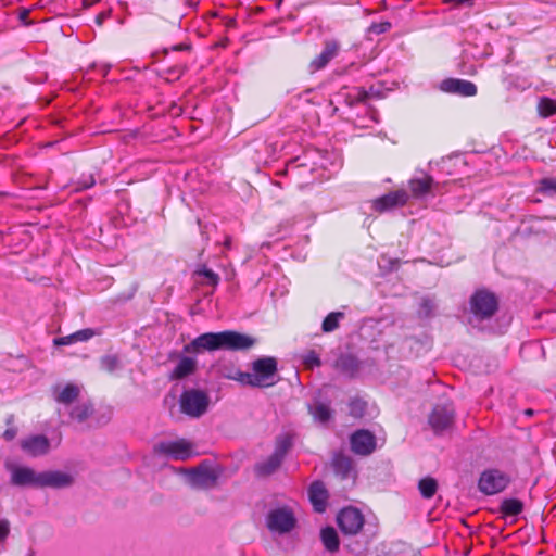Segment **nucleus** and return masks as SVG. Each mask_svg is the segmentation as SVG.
Segmentation results:
<instances>
[{"label": "nucleus", "mask_w": 556, "mask_h": 556, "mask_svg": "<svg viewBox=\"0 0 556 556\" xmlns=\"http://www.w3.org/2000/svg\"><path fill=\"white\" fill-rule=\"evenodd\" d=\"M257 339L236 330H224L219 332H205L198 336L190 344L185 346V352L200 351H249L255 346Z\"/></svg>", "instance_id": "1"}, {"label": "nucleus", "mask_w": 556, "mask_h": 556, "mask_svg": "<svg viewBox=\"0 0 556 556\" xmlns=\"http://www.w3.org/2000/svg\"><path fill=\"white\" fill-rule=\"evenodd\" d=\"M253 372H247L245 386L255 388H268L276 383L278 371L275 357L265 356L255 359L252 363Z\"/></svg>", "instance_id": "2"}, {"label": "nucleus", "mask_w": 556, "mask_h": 556, "mask_svg": "<svg viewBox=\"0 0 556 556\" xmlns=\"http://www.w3.org/2000/svg\"><path fill=\"white\" fill-rule=\"evenodd\" d=\"M291 445L292 441L288 434L278 435L273 454L266 460L255 465V473L258 477H267L274 473L281 466Z\"/></svg>", "instance_id": "3"}, {"label": "nucleus", "mask_w": 556, "mask_h": 556, "mask_svg": "<svg viewBox=\"0 0 556 556\" xmlns=\"http://www.w3.org/2000/svg\"><path fill=\"white\" fill-rule=\"evenodd\" d=\"M471 313L479 319H489L495 315L498 309L497 296L486 290H477L470 298L469 301Z\"/></svg>", "instance_id": "4"}, {"label": "nucleus", "mask_w": 556, "mask_h": 556, "mask_svg": "<svg viewBox=\"0 0 556 556\" xmlns=\"http://www.w3.org/2000/svg\"><path fill=\"white\" fill-rule=\"evenodd\" d=\"M296 526L295 515L289 506L273 508L266 516V527L273 533L286 534Z\"/></svg>", "instance_id": "5"}, {"label": "nucleus", "mask_w": 556, "mask_h": 556, "mask_svg": "<svg viewBox=\"0 0 556 556\" xmlns=\"http://www.w3.org/2000/svg\"><path fill=\"white\" fill-rule=\"evenodd\" d=\"M179 404L184 414L198 418L207 410L210 399L205 392L191 389L182 392Z\"/></svg>", "instance_id": "6"}, {"label": "nucleus", "mask_w": 556, "mask_h": 556, "mask_svg": "<svg viewBox=\"0 0 556 556\" xmlns=\"http://www.w3.org/2000/svg\"><path fill=\"white\" fill-rule=\"evenodd\" d=\"M509 482L510 478L505 472L498 469H488L481 473L478 488L483 494L493 495L505 490Z\"/></svg>", "instance_id": "7"}, {"label": "nucleus", "mask_w": 556, "mask_h": 556, "mask_svg": "<svg viewBox=\"0 0 556 556\" xmlns=\"http://www.w3.org/2000/svg\"><path fill=\"white\" fill-rule=\"evenodd\" d=\"M408 200L409 193L405 189H396L374 199L371 201V208L376 213L382 214L405 206Z\"/></svg>", "instance_id": "8"}, {"label": "nucleus", "mask_w": 556, "mask_h": 556, "mask_svg": "<svg viewBox=\"0 0 556 556\" xmlns=\"http://www.w3.org/2000/svg\"><path fill=\"white\" fill-rule=\"evenodd\" d=\"M340 530L348 535L357 534L364 527V516L355 507H345L341 509L337 517Z\"/></svg>", "instance_id": "9"}, {"label": "nucleus", "mask_w": 556, "mask_h": 556, "mask_svg": "<svg viewBox=\"0 0 556 556\" xmlns=\"http://www.w3.org/2000/svg\"><path fill=\"white\" fill-rule=\"evenodd\" d=\"M341 45L334 39L324 41L323 50L308 63V72L316 73L324 70L340 52Z\"/></svg>", "instance_id": "10"}, {"label": "nucleus", "mask_w": 556, "mask_h": 556, "mask_svg": "<svg viewBox=\"0 0 556 556\" xmlns=\"http://www.w3.org/2000/svg\"><path fill=\"white\" fill-rule=\"evenodd\" d=\"M192 445L185 439L170 442H160L154 446L157 454L169 456L174 459L186 460L192 455Z\"/></svg>", "instance_id": "11"}, {"label": "nucleus", "mask_w": 556, "mask_h": 556, "mask_svg": "<svg viewBox=\"0 0 556 556\" xmlns=\"http://www.w3.org/2000/svg\"><path fill=\"white\" fill-rule=\"evenodd\" d=\"M350 444L354 454L368 456L376 450L377 441L372 432L361 429L351 434Z\"/></svg>", "instance_id": "12"}, {"label": "nucleus", "mask_w": 556, "mask_h": 556, "mask_svg": "<svg viewBox=\"0 0 556 556\" xmlns=\"http://www.w3.org/2000/svg\"><path fill=\"white\" fill-rule=\"evenodd\" d=\"M10 482L16 486H41V472H36L27 466H12L10 468Z\"/></svg>", "instance_id": "13"}, {"label": "nucleus", "mask_w": 556, "mask_h": 556, "mask_svg": "<svg viewBox=\"0 0 556 556\" xmlns=\"http://www.w3.org/2000/svg\"><path fill=\"white\" fill-rule=\"evenodd\" d=\"M454 420V408L451 404L435 405L429 416V424L435 433L448 429Z\"/></svg>", "instance_id": "14"}, {"label": "nucleus", "mask_w": 556, "mask_h": 556, "mask_svg": "<svg viewBox=\"0 0 556 556\" xmlns=\"http://www.w3.org/2000/svg\"><path fill=\"white\" fill-rule=\"evenodd\" d=\"M440 89L444 92L462 97H473L478 92V88L472 81L459 78H446L442 80Z\"/></svg>", "instance_id": "15"}, {"label": "nucleus", "mask_w": 556, "mask_h": 556, "mask_svg": "<svg viewBox=\"0 0 556 556\" xmlns=\"http://www.w3.org/2000/svg\"><path fill=\"white\" fill-rule=\"evenodd\" d=\"M74 483V478L67 472L60 470H49L41 472V489L53 488L62 489L67 488Z\"/></svg>", "instance_id": "16"}, {"label": "nucleus", "mask_w": 556, "mask_h": 556, "mask_svg": "<svg viewBox=\"0 0 556 556\" xmlns=\"http://www.w3.org/2000/svg\"><path fill=\"white\" fill-rule=\"evenodd\" d=\"M308 497L316 513H324L327 508L329 493L323 481H314L308 489Z\"/></svg>", "instance_id": "17"}, {"label": "nucleus", "mask_w": 556, "mask_h": 556, "mask_svg": "<svg viewBox=\"0 0 556 556\" xmlns=\"http://www.w3.org/2000/svg\"><path fill=\"white\" fill-rule=\"evenodd\" d=\"M21 447L30 456H41L49 452L50 441L43 434L31 435L21 442Z\"/></svg>", "instance_id": "18"}, {"label": "nucleus", "mask_w": 556, "mask_h": 556, "mask_svg": "<svg viewBox=\"0 0 556 556\" xmlns=\"http://www.w3.org/2000/svg\"><path fill=\"white\" fill-rule=\"evenodd\" d=\"M433 184L434 180L430 175H424L422 177L409 179L408 188L413 198L420 199L430 193Z\"/></svg>", "instance_id": "19"}, {"label": "nucleus", "mask_w": 556, "mask_h": 556, "mask_svg": "<svg viewBox=\"0 0 556 556\" xmlns=\"http://www.w3.org/2000/svg\"><path fill=\"white\" fill-rule=\"evenodd\" d=\"M195 369V359L188 356H184L179 359L178 364L176 365V367L173 369L168 377L170 380H180L193 374Z\"/></svg>", "instance_id": "20"}, {"label": "nucleus", "mask_w": 556, "mask_h": 556, "mask_svg": "<svg viewBox=\"0 0 556 556\" xmlns=\"http://www.w3.org/2000/svg\"><path fill=\"white\" fill-rule=\"evenodd\" d=\"M217 372L223 378L245 384L247 372L241 371L235 364L230 362L219 363L217 365Z\"/></svg>", "instance_id": "21"}, {"label": "nucleus", "mask_w": 556, "mask_h": 556, "mask_svg": "<svg viewBox=\"0 0 556 556\" xmlns=\"http://www.w3.org/2000/svg\"><path fill=\"white\" fill-rule=\"evenodd\" d=\"M332 467L337 475L342 479H346L353 471V460L344 454H337L332 458Z\"/></svg>", "instance_id": "22"}, {"label": "nucleus", "mask_w": 556, "mask_h": 556, "mask_svg": "<svg viewBox=\"0 0 556 556\" xmlns=\"http://www.w3.org/2000/svg\"><path fill=\"white\" fill-rule=\"evenodd\" d=\"M320 539L328 552H337L339 549L340 541L334 528L326 527L321 529Z\"/></svg>", "instance_id": "23"}, {"label": "nucleus", "mask_w": 556, "mask_h": 556, "mask_svg": "<svg viewBox=\"0 0 556 556\" xmlns=\"http://www.w3.org/2000/svg\"><path fill=\"white\" fill-rule=\"evenodd\" d=\"M80 394V390L76 384L67 383L62 391L55 395V401L60 404L70 405L75 402Z\"/></svg>", "instance_id": "24"}, {"label": "nucleus", "mask_w": 556, "mask_h": 556, "mask_svg": "<svg viewBox=\"0 0 556 556\" xmlns=\"http://www.w3.org/2000/svg\"><path fill=\"white\" fill-rule=\"evenodd\" d=\"M217 476L213 470L207 468L198 469L194 471L193 482L203 488H211L215 485Z\"/></svg>", "instance_id": "25"}, {"label": "nucleus", "mask_w": 556, "mask_h": 556, "mask_svg": "<svg viewBox=\"0 0 556 556\" xmlns=\"http://www.w3.org/2000/svg\"><path fill=\"white\" fill-rule=\"evenodd\" d=\"M523 509V504L517 498H505L500 507V511L505 517H513L519 515Z\"/></svg>", "instance_id": "26"}, {"label": "nucleus", "mask_w": 556, "mask_h": 556, "mask_svg": "<svg viewBox=\"0 0 556 556\" xmlns=\"http://www.w3.org/2000/svg\"><path fill=\"white\" fill-rule=\"evenodd\" d=\"M418 490L424 498H432L437 493L438 482L432 477H425L419 480Z\"/></svg>", "instance_id": "27"}, {"label": "nucleus", "mask_w": 556, "mask_h": 556, "mask_svg": "<svg viewBox=\"0 0 556 556\" xmlns=\"http://www.w3.org/2000/svg\"><path fill=\"white\" fill-rule=\"evenodd\" d=\"M536 108L541 117L547 118L556 114V101L547 97L541 98Z\"/></svg>", "instance_id": "28"}, {"label": "nucleus", "mask_w": 556, "mask_h": 556, "mask_svg": "<svg viewBox=\"0 0 556 556\" xmlns=\"http://www.w3.org/2000/svg\"><path fill=\"white\" fill-rule=\"evenodd\" d=\"M194 275L204 277L206 280L205 283L214 288L217 287L220 280L219 275L210 269L206 265H199L194 270Z\"/></svg>", "instance_id": "29"}, {"label": "nucleus", "mask_w": 556, "mask_h": 556, "mask_svg": "<svg viewBox=\"0 0 556 556\" xmlns=\"http://www.w3.org/2000/svg\"><path fill=\"white\" fill-rule=\"evenodd\" d=\"M92 412V406L89 404L77 405L71 410V418L83 422L91 416Z\"/></svg>", "instance_id": "30"}, {"label": "nucleus", "mask_w": 556, "mask_h": 556, "mask_svg": "<svg viewBox=\"0 0 556 556\" xmlns=\"http://www.w3.org/2000/svg\"><path fill=\"white\" fill-rule=\"evenodd\" d=\"M100 367L102 370L112 374L119 367V358L117 355L109 354L100 358Z\"/></svg>", "instance_id": "31"}, {"label": "nucleus", "mask_w": 556, "mask_h": 556, "mask_svg": "<svg viewBox=\"0 0 556 556\" xmlns=\"http://www.w3.org/2000/svg\"><path fill=\"white\" fill-rule=\"evenodd\" d=\"M343 317V314L342 313H330L328 314L324 321H323V325H321V328H323V331L324 332H331L333 330H336L338 327H339V319Z\"/></svg>", "instance_id": "32"}, {"label": "nucleus", "mask_w": 556, "mask_h": 556, "mask_svg": "<svg viewBox=\"0 0 556 556\" xmlns=\"http://www.w3.org/2000/svg\"><path fill=\"white\" fill-rule=\"evenodd\" d=\"M350 415L354 418H362L365 415L367 403L362 399H353L349 404Z\"/></svg>", "instance_id": "33"}, {"label": "nucleus", "mask_w": 556, "mask_h": 556, "mask_svg": "<svg viewBox=\"0 0 556 556\" xmlns=\"http://www.w3.org/2000/svg\"><path fill=\"white\" fill-rule=\"evenodd\" d=\"M312 415L314 419L327 422L331 418L332 412L327 405L319 403L314 407Z\"/></svg>", "instance_id": "34"}, {"label": "nucleus", "mask_w": 556, "mask_h": 556, "mask_svg": "<svg viewBox=\"0 0 556 556\" xmlns=\"http://www.w3.org/2000/svg\"><path fill=\"white\" fill-rule=\"evenodd\" d=\"M391 27H392V25L388 21L372 23L367 28V33L368 34H374V35L378 36V35H381V34H384V33L389 31L391 29Z\"/></svg>", "instance_id": "35"}, {"label": "nucleus", "mask_w": 556, "mask_h": 556, "mask_svg": "<svg viewBox=\"0 0 556 556\" xmlns=\"http://www.w3.org/2000/svg\"><path fill=\"white\" fill-rule=\"evenodd\" d=\"M8 428L3 432V438L7 441H12L17 434V428L14 426V415H9L5 419Z\"/></svg>", "instance_id": "36"}, {"label": "nucleus", "mask_w": 556, "mask_h": 556, "mask_svg": "<svg viewBox=\"0 0 556 556\" xmlns=\"http://www.w3.org/2000/svg\"><path fill=\"white\" fill-rule=\"evenodd\" d=\"M303 363L306 367L313 368V367H319L321 365V361L319 358V355L311 350L303 356Z\"/></svg>", "instance_id": "37"}, {"label": "nucleus", "mask_w": 556, "mask_h": 556, "mask_svg": "<svg viewBox=\"0 0 556 556\" xmlns=\"http://www.w3.org/2000/svg\"><path fill=\"white\" fill-rule=\"evenodd\" d=\"M96 332L93 329H90V328H86V329H81V330H78L76 332H74V339H75V342H84V341H88L90 340L92 337H94Z\"/></svg>", "instance_id": "38"}, {"label": "nucleus", "mask_w": 556, "mask_h": 556, "mask_svg": "<svg viewBox=\"0 0 556 556\" xmlns=\"http://www.w3.org/2000/svg\"><path fill=\"white\" fill-rule=\"evenodd\" d=\"M338 365L342 368V370L344 371H348V370H351V371H354L357 366L355 364V359L353 357H350V356H346V357H342Z\"/></svg>", "instance_id": "39"}, {"label": "nucleus", "mask_w": 556, "mask_h": 556, "mask_svg": "<svg viewBox=\"0 0 556 556\" xmlns=\"http://www.w3.org/2000/svg\"><path fill=\"white\" fill-rule=\"evenodd\" d=\"M541 190L544 192L556 193V179H543L541 181Z\"/></svg>", "instance_id": "40"}, {"label": "nucleus", "mask_w": 556, "mask_h": 556, "mask_svg": "<svg viewBox=\"0 0 556 556\" xmlns=\"http://www.w3.org/2000/svg\"><path fill=\"white\" fill-rule=\"evenodd\" d=\"M10 533V522L8 519L0 520V542H4Z\"/></svg>", "instance_id": "41"}, {"label": "nucleus", "mask_w": 556, "mask_h": 556, "mask_svg": "<svg viewBox=\"0 0 556 556\" xmlns=\"http://www.w3.org/2000/svg\"><path fill=\"white\" fill-rule=\"evenodd\" d=\"M442 1L446 4H452L455 8H459V7H464V5L472 7L473 2H475V0H442Z\"/></svg>", "instance_id": "42"}, {"label": "nucleus", "mask_w": 556, "mask_h": 556, "mask_svg": "<svg viewBox=\"0 0 556 556\" xmlns=\"http://www.w3.org/2000/svg\"><path fill=\"white\" fill-rule=\"evenodd\" d=\"M53 342H54L55 345H68V344H72V343L75 342L74 333H72L70 336H65V337L55 338Z\"/></svg>", "instance_id": "43"}, {"label": "nucleus", "mask_w": 556, "mask_h": 556, "mask_svg": "<svg viewBox=\"0 0 556 556\" xmlns=\"http://www.w3.org/2000/svg\"><path fill=\"white\" fill-rule=\"evenodd\" d=\"M370 94L371 90H366L365 88L361 87L357 89L356 100L358 102H366L370 98Z\"/></svg>", "instance_id": "44"}, {"label": "nucleus", "mask_w": 556, "mask_h": 556, "mask_svg": "<svg viewBox=\"0 0 556 556\" xmlns=\"http://www.w3.org/2000/svg\"><path fill=\"white\" fill-rule=\"evenodd\" d=\"M109 16H110V12H105V11L100 12V13L96 16L94 22H96V24H97L98 26H102V25H103V23H104V21H105L106 18H109Z\"/></svg>", "instance_id": "45"}, {"label": "nucleus", "mask_w": 556, "mask_h": 556, "mask_svg": "<svg viewBox=\"0 0 556 556\" xmlns=\"http://www.w3.org/2000/svg\"><path fill=\"white\" fill-rule=\"evenodd\" d=\"M170 49L173 51H186V50H190L191 46L188 43H178V45L173 46Z\"/></svg>", "instance_id": "46"}, {"label": "nucleus", "mask_w": 556, "mask_h": 556, "mask_svg": "<svg viewBox=\"0 0 556 556\" xmlns=\"http://www.w3.org/2000/svg\"><path fill=\"white\" fill-rule=\"evenodd\" d=\"M185 71H186V67L177 66V67L169 68L167 71V73H169V74H178V76H180V75L184 74Z\"/></svg>", "instance_id": "47"}, {"label": "nucleus", "mask_w": 556, "mask_h": 556, "mask_svg": "<svg viewBox=\"0 0 556 556\" xmlns=\"http://www.w3.org/2000/svg\"><path fill=\"white\" fill-rule=\"evenodd\" d=\"M29 15V12L28 10H23L21 13H20V20L23 21V22H26V18L28 17Z\"/></svg>", "instance_id": "48"}, {"label": "nucleus", "mask_w": 556, "mask_h": 556, "mask_svg": "<svg viewBox=\"0 0 556 556\" xmlns=\"http://www.w3.org/2000/svg\"><path fill=\"white\" fill-rule=\"evenodd\" d=\"M93 185H94V179H93L92 177H90V178H89V181H88V182H85V184L83 185V188H85V189H86V188H89V187H91V186H93Z\"/></svg>", "instance_id": "49"}, {"label": "nucleus", "mask_w": 556, "mask_h": 556, "mask_svg": "<svg viewBox=\"0 0 556 556\" xmlns=\"http://www.w3.org/2000/svg\"><path fill=\"white\" fill-rule=\"evenodd\" d=\"M526 414H527V415H532V410H531V409H528V410L526 412Z\"/></svg>", "instance_id": "50"}, {"label": "nucleus", "mask_w": 556, "mask_h": 556, "mask_svg": "<svg viewBox=\"0 0 556 556\" xmlns=\"http://www.w3.org/2000/svg\"><path fill=\"white\" fill-rule=\"evenodd\" d=\"M28 556H35V553L31 551Z\"/></svg>", "instance_id": "51"}]
</instances>
